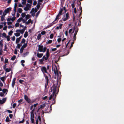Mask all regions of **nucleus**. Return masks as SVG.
<instances>
[{
    "label": "nucleus",
    "mask_w": 124,
    "mask_h": 124,
    "mask_svg": "<svg viewBox=\"0 0 124 124\" xmlns=\"http://www.w3.org/2000/svg\"><path fill=\"white\" fill-rule=\"evenodd\" d=\"M63 25V24H60L59 25V26H57L55 28L56 29H61L62 28V26Z\"/></svg>",
    "instance_id": "obj_15"
},
{
    "label": "nucleus",
    "mask_w": 124,
    "mask_h": 124,
    "mask_svg": "<svg viewBox=\"0 0 124 124\" xmlns=\"http://www.w3.org/2000/svg\"><path fill=\"white\" fill-rule=\"evenodd\" d=\"M6 98H4L2 99V102L3 104L6 101Z\"/></svg>",
    "instance_id": "obj_47"
},
{
    "label": "nucleus",
    "mask_w": 124,
    "mask_h": 124,
    "mask_svg": "<svg viewBox=\"0 0 124 124\" xmlns=\"http://www.w3.org/2000/svg\"><path fill=\"white\" fill-rule=\"evenodd\" d=\"M19 23H16L15 24V26L16 27H18L19 26Z\"/></svg>",
    "instance_id": "obj_33"
},
{
    "label": "nucleus",
    "mask_w": 124,
    "mask_h": 124,
    "mask_svg": "<svg viewBox=\"0 0 124 124\" xmlns=\"http://www.w3.org/2000/svg\"><path fill=\"white\" fill-rule=\"evenodd\" d=\"M16 56L15 55H14L13 56L11 57V59L12 61H14L15 59L16 58Z\"/></svg>",
    "instance_id": "obj_32"
},
{
    "label": "nucleus",
    "mask_w": 124,
    "mask_h": 124,
    "mask_svg": "<svg viewBox=\"0 0 124 124\" xmlns=\"http://www.w3.org/2000/svg\"><path fill=\"white\" fill-rule=\"evenodd\" d=\"M21 15L22 17L23 18L24 17L26 16L25 14L24 13H22Z\"/></svg>",
    "instance_id": "obj_26"
},
{
    "label": "nucleus",
    "mask_w": 124,
    "mask_h": 124,
    "mask_svg": "<svg viewBox=\"0 0 124 124\" xmlns=\"http://www.w3.org/2000/svg\"><path fill=\"white\" fill-rule=\"evenodd\" d=\"M56 97V95H55V96H54L52 98H53V101L52 102V104H54L55 103V99Z\"/></svg>",
    "instance_id": "obj_17"
},
{
    "label": "nucleus",
    "mask_w": 124,
    "mask_h": 124,
    "mask_svg": "<svg viewBox=\"0 0 124 124\" xmlns=\"http://www.w3.org/2000/svg\"><path fill=\"white\" fill-rule=\"evenodd\" d=\"M78 30V28L76 26V27H74L73 28V30L72 33H73L75 31V32L77 33Z\"/></svg>",
    "instance_id": "obj_10"
},
{
    "label": "nucleus",
    "mask_w": 124,
    "mask_h": 124,
    "mask_svg": "<svg viewBox=\"0 0 124 124\" xmlns=\"http://www.w3.org/2000/svg\"><path fill=\"white\" fill-rule=\"evenodd\" d=\"M16 18L15 17L13 16L11 19V20L12 21H14L15 20Z\"/></svg>",
    "instance_id": "obj_52"
},
{
    "label": "nucleus",
    "mask_w": 124,
    "mask_h": 124,
    "mask_svg": "<svg viewBox=\"0 0 124 124\" xmlns=\"http://www.w3.org/2000/svg\"><path fill=\"white\" fill-rule=\"evenodd\" d=\"M73 29H72L71 28L70 29L69 31V34H70L71 32H72V31Z\"/></svg>",
    "instance_id": "obj_58"
},
{
    "label": "nucleus",
    "mask_w": 124,
    "mask_h": 124,
    "mask_svg": "<svg viewBox=\"0 0 124 124\" xmlns=\"http://www.w3.org/2000/svg\"><path fill=\"white\" fill-rule=\"evenodd\" d=\"M41 4V3L38 2L37 5L36 6L37 9H38L40 7V4Z\"/></svg>",
    "instance_id": "obj_22"
},
{
    "label": "nucleus",
    "mask_w": 124,
    "mask_h": 124,
    "mask_svg": "<svg viewBox=\"0 0 124 124\" xmlns=\"http://www.w3.org/2000/svg\"><path fill=\"white\" fill-rule=\"evenodd\" d=\"M66 17L67 19H68L70 17L69 14L67 13L66 14Z\"/></svg>",
    "instance_id": "obj_30"
},
{
    "label": "nucleus",
    "mask_w": 124,
    "mask_h": 124,
    "mask_svg": "<svg viewBox=\"0 0 124 124\" xmlns=\"http://www.w3.org/2000/svg\"><path fill=\"white\" fill-rule=\"evenodd\" d=\"M5 16H2L1 17V21H3L4 20Z\"/></svg>",
    "instance_id": "obj_40"
},
{
    "label": "nucleus",
    "mask_w": 124,
    "mask_h": 124,
    "mask_svg": "<svg viewBox=\"0 0 124 124\" xmlns=\"http://www.w3.org/2000/svg\"><path fill=\"white\" fill-rule=\"evenodd\" d=\"M15 82H12V86L13 87H14V86L15 85Z\"/></svg>",
    "instance_id": "obj_59"
},
{
    "label": "nucleus",
    "mask_w": 124,
    "mask_h": 124,
    "mask_svg": "<svg viewBox=\"0 0 124 124\" xmlns=\"http://www.w3.org/2000/svg\"><path fill=\"white\" fill-rule=\"evenodd\" d=\"M28 32L27 31L25 32L24 34V36L25 38H26L28 36Z\"/></svg>",
    "instance_id": "obj_23"
},
{
    "label": "nucleus",
    "mask_w": 124,
    "mask_h": 124,
    "mask_svg": "<svg viewBox=\"0 0 124 124\" xmlns=\"http://www.w3.org/2000/svg\"><path fill=\"white\" fill-rule=\"evenodd\" d=\"M27 42L25 43L22 46L20 49V53H23L24 50V49L26 47L27 45Z\"/></svg>",
    "instance_id": "obj_7"
},
{
    "label": "nucleus",
    "mask_w": 124,
    "mask_h": 124,
    "mask_svg": "<svg viewBox=\"0 0 124 124\" xmlns=\"http://www.w3.org/2000/svg\"><path fill=\"white\" fill-rule=\"evenodd\" d=\"M17 44V47L18 49H19L20 48L21 46L22 45V44L21 43L20 44L18 43Z\"/></svg>",
    "instance_id": "obj_27"
},
{
    "label": "nucleus",
    "mask_w": 124,
    "mask_h": 124,
    "mask_svg": "<svg viewBox=\"0 0 124 124\" xmlns=\"http://www.w3.org/2000/svg\"><path fill=\"white\" fill-rule=\"evenodd\" d=\"M52 42V40H49L46 43L47 44H51Z\"/></svg>",
    "instance_id": "obj_34"
},
{
    "label": "nucleus",
    "mask_w": 124,
    "mask_h": 124,
    "mask_svg": "<svg viewBox=\"0 0 124 124\" xmlns=\"http://www.w3.org/2000/svg\"><path fill=\"white\" fill-rule=\"evenodd\" d=\"M47 98H48L47 96H45L42 99L43 100H45L46 99H47Z\"/></svg>",
    "instance_id": "obj_57"
},
{
    "label": "nucleus",
    "mask_w": 124,
    "mask_h": 124,
    "mask_svg": "<svg viewBox=\"0 0 124 124\" xmlns=\"http://www.w3.org/2000/svg\"><path fill=\"white\" fill-rule=\"evenodd\" d=\"M44 77H45L46 81V83L45 85V88H46L48 84L49 79L47 76L45 75Z\"/></svg>",
    "instance_id": "obj_6"
},
{
    "label": "nucleus",
    "mask_w": 124,
    "mask_h": 124,
    "mask_svg": "<svg viewBox=\"0 0 124 124\" xmlns=\"http://www.w3.org/2000/svg\"><path fill=\"white\" fill-rule=\"evenodd\" d=\"M24 9L25 11H28L29 10V8L27 7H26L24 8Z\"/></svg>",
    "instance_id": "obj_36"
},
{
    "label": "nucleus",
    "mask_w": 124,
    "mask_h": 124,
    "mask_svg": "<svg viewBox=\"0 0 124 124\" xmlns=\"http://www.w3.org/2000/svg\"><path fill=\"white\" fill-rule=\"evenodd\" d=\"M48 58H49L48 57H45V55L43 56L42 58L44 60V61H47L48 60Z\"/></svg>",
    "instance_id": "obj_18"
},
{
    "label": "nucleus",
    "mask_w": 124,
    "mask_h": 124,
    "mask_svg": "<svg viewBox=\"0 0 124 124\" xmlns=\"http://www.w3.org/2000/svg\"><path fill=\"white\" fill-rule=\"evenodd\" d=\"M31 120L32 123H33L34 122V118H31Z\"/></svg>",
    "instance_id": "obj_51"
},
{
    "label": "nucleus",
    "mask_w": 124,
    "mask_h": 124,
    "mask_svg": "<svg viewBox=\"0 0 124 124\" xmlns=\"http://www.w3.org/2000/svg\"><path fill=\"white\" fill-rule=\"evenodd\" d=\"M22 19H23V18L22 17H20L17 20V21L18 22H20L22 21Z\"/></svg>",
    "instance_id": "obj_29"
},
{
    "label": "nucleus",
    "mask_w": 124,
    "mask_h": 124,
    "mask_svg": "<svg viewBox=\"0 0 124 124\" xmlns=\"http://www.w3.org/2000/svg\"><path fill=\"white\" fill-rule=\"evenodd\" d=\"M62 39L61 38H59L57 39V41L58 43H59L61 40Z\"/></svg>",
    "instance_id": "obj_62"
},
{
    "label": "nucleus",
    "mask_w": 124,
    "mask_h": 124,
    "mask_svg": "<svg viewBox=\"0 0 124 124\" xmlns=\"http://www.w3.org/2000/svg\"><path fill=\"white\" fill-rule=\"evenodd\" d=\"M25 40L24 39V38L23 39L21 42V44L22 43H25Z\"/></svg>",
    "instance_id": "obj_37"
},
{
    "label": "nucleus",
    "mask_w": 124,
    "mask_h": 124,
    "mask_svg": "<svg viewBox=\"0 0 124 124\" xmlns=\"http://www.w3.org/2000/svg\"><path fill=\"white\" fill-rule=\"evenodd\" d=\"M57 21H55V20L51 23L49 24L48 25L47 27H46V29L49 28L50 27L52 26L54 24H55L57 22Z\"/></svg>",
    "instance_id": "obj_9"
},
{
    "label": "nucleus",
    "mask_w": 124,
    "mask_h": 124,
    "mask_svg": "<svg viewBox=\"0 0 124 124\" xmlns=\"http://www.w3.org/2000/svg\"><path fill=\"white\" fill-rule=\"evenodd\" d=\"M24 98L27 102L29 103H31L30 99L28 97L27 95H25L24 96Z\"/></svg>",
    "instance_id": "obj_8"
},
{
    "label": "nucleus",
    "mask_w": 124,
    "mask_h": 124,
    "mask_svg": "<svg viewBox=\"0 0 124 124\" xmlns=\"http://www.w3.org/2000/svg\"><path fill=\"white\" fill-rule=\"evenodd\" d=\"M16 105V103H14L12 105V108H15Z\"/></svg>",
    "instance_id": "obj_48"
},
{
    "label": "nucleus",
    "mask_w": 124,
    "mask_h": 124,
    "mask_svg": "<svg viewBox=\"0 0 124 124\" xmlns=\"http://www.w3.org/2000/svg\"><path fill=\"white\" fill-rule=\"evenodd\" d=\"M41 71L43 72V73L44 74V76L45 75H46L45 73H48V72L45 66H42L41 68Z\"/></svg>",
    "instance_id": "obj_5"
},
{
    "label": "nucleus",
    "mask_w": 124,
    "mask_h": 124,
    "mask_svg": "<svg viewBox=\"0 0 124 124\" xmlns=\"http://www.w3.org/2000/svg\"><path fill=\"white\" fill-rule=\"evenodd\" d=\"M31 118H34V114L31 113Z\"/></svg>",
    "instance_id": "obj_41"
},
{
    "label": "nucleus",
    "mask_w": 124,
    "mask_h": 124,
    "mask_svg": "<svg viewBox=\"0 0 124 124\" xmlns=\"http://www.w3.org/2000/svg\"><path fill=\"white\" fill-rule=\"evenodd\" d=\"M7 89L5 88H4L2 90V91L4 93H6L7 91Z\"/></svg>",
    "instance_id": "obj_39"
},
{
    "label": "nucleus",
    "mask_w": 124,
    "mask_h": 124,
    "mask_svg": "<svg viewBox=\"0 0 124 124\" xmlns=\"http://www.w3.org/2000/svg\"><path fill=\"white\" fill-rule=\"evenodd\" d=\"M32 21L31 20V19H29L26 22V24H29L30 23H32Z\"/></svg>",
    "instance_id": "obj_13"
},
{
    "label": "nucleus",
    "mask_w": 124,
    "mask_h": 124,
    "mask_svg": "<svg viewBox=\"0 0 124 124\" xmlns=\"http://www.w3.org/2000/svg\"><path fill=\"white\" fill-rule=\"evenodd\" d=\"M5 70L6 72H8L11 71V69L10 68H6Z\"/></svg>",
    "instance_id": "obj_28"
},
{
    "label": "nucleus",
    "mask_w": 124,
    "mask_h": 124,
    "mask_svg": "<svg viewBox=\"0 0 124 124\" xmlns=\"http://www.w3.org/2000/svg\"><path fill=\"white\" fill-rule=\"evenodd\" d=\"M63 9L62 8H60L58 14L56 16V17L55 19V21H58L59 19L60 18V16L62 15V12H63Z\"/></svg>",
    "instance_id": "obj_3"
},
{
    "label": "nucleus",
    "mask_w": 124,
    "mask_h": 124,
    "mask_svg": "<svg viewBox=\"0 0 124 124\" xmlns=\"http://www.w3.org/2000/svg\"><path fill=\"white\" fill-rule=\"evenodd\" d=\"M2 35L5 38L7 37L6 34L5 33H3L2 34Z\"/></svg>",
    "instance_id": "obj_61"
},
{
    "label": "nucleus",
    "mask_w": 124,
    "mask_h": 124,
    "mask_svg": "<svg viewBox=\"0 0 124 124\" xmlns=\"http://www.w3.org/2000/svg\"><path fill=\"white\" fill-rule=\"evenodd\" d=\"M46 105L45 104H43L39 106V108L40 109H42V108H44L45 106Z\"/></svg>",
    "instance_id": "obj_19"
},
{
    "label": "nucleus",
    "mask_w": 124,
    "mask_h": 124,
    "mask_svg": "<svg viewBox=\"0 0 124 124\" xmlns=\"http://www.w3.org/2000/svg\"><path fill=\"white\" fill-rule=\"evenodd\" d=\"M57 85H54V84H53V86L51 88V90H50V93H51V92H52L53 91L52 94L50 95V97L49 98V100H51L52 99L53 97L55 96V94L56 92V88L57 87Z\"/></svg>",
    "instance_id": "obj_1"
},
{
    "label": "nucleus",
    "mask_w": 124,
    "mask_h": 124,
    "mask_svg": "<svg viewBox=\"0 0 124 124\" xmlns=\"http://www.w3.org/2000/svg\"><path fill=\"white\" fill-rule=\"evenodd\" d=\"M81 23V21H80V19L79 20V22H78V25H77L78 26H80L81 24L80 23Z\"/></svg>",
    "instance_id": "obj_49"
},
{
    "label": "nucleus",
    "mask_w": 124,
    "mask_h": 124,
    "mask_svg": "<svg viewBox=\"0 0 124 124\" xmlns=\"http://www.w3.org/2000/svg\"><path fill=\"white\" fill-rule=\"evenodd\" d=\"M54 36V34L53 33H52L50 35V38L51 39H52L53 37Z\"/></svg>",
    "instance_id": "obj_44"
},
{
    "label": "nucleus",
    "mask_w": 124,
    "mask_h": 124,
    "mask_svg": "<svg viewBox=\"0 0 124 124\" xmlns=\"http://www.w3.org/2000/svg\"><path fill=\"white\" fill-rule=\"evenodd\" d=\"M46 49L47 48L46 46L43 47V45H39L38 51L40 52H42L43 53H44L46 52Z\"/></svg>",
    "instance_id": "obj_2"
},
{
    "label": "nucleus",
    "mask_w": 124,
    "mask_h": 124,
    "mask_svg": "<svg viewBox=\"0 0 124 124\" xmlns=\"http://www.w3.org/2000/svg\"><path fill=\"white\" fill-rule=\"evenodd\" d=\"M27 2L30 4H32V0H28Z\"/></svg>",
    "instance_id": "obj_55"
},
{
    "label": "nucleus",
    "mask_w": 124,
    "mask_h": 124,
    "mask_svg": "<svg viewBox=\"0 0 124 124\" xmlns=\"http://www.w3.org/2000/svg\"><path fill=\"white\" fill-rule=\"evenodd\" d=\"M11 9L12 8L11 7H9V8H8L5 10L4 12L6 13H8L9 11H11Z\"/></svg>",
    "instance_id": "obj_11"
},
{
    "label": "nucleus",
    "mask_w": 124,
    "mask_h": 124,
    "mask_svg": "<svg viewBox=\"0 0 124 124\" xmlns=\"http://www.w3.org/2000/svg\"><path fill=\"white\" fill-rule=\"evenodd\" d=\"M27 20H26V19H24L23 18V19L22 20V22L23 23H25L26 24V21Z\"/></svg>",
    "instance_id": "obj_43"
},
{
    "label": "nucleus",
    "mask_w": 124,
    "mask_h": 124,
    "mask_svg": "<svg viewBox=\"0 0 124 124\" xmlns=\"http://www.w3.org/2000/svg\"><path fill=\"white\" fill-rule=\"evenodd\" d=\"M43 55V54H39V53H38L37 54V55L38 57L40 58L42 57Z\"/></svg>",
    "instance_id": "obj_14"
},
{
    "label": "nucleus",
    "mask_w": 124,
    "mask_h": 124,
    "mask_svg": "<svg viewBox=\"0 0 124 124\" xmlns=\"http://www.w3.org/2000/svg\"><path fill=\"white\" fill-rule=\"evenodd\" d=\"M23 10L21 8H19L18 9V12L20 13H21L22 12Z\"/></svg>",
    "instance_id": "obj_24"
},
{
    "label": "nucleus",
    "mask_w": 124,
    "mask_h": 124,
    "mask_svg": "<svg viewBox=\"0 0 124 124\" xmlns=\"http://www.w3.org/2000/svg\"><path fill=\"white\" fill-rule=\"evenodd\" d=\"M26 27L25 26V27H24V28H23V29L20 30V32L21 34H23L25 30L26 29Z\"/></svg>",
    "instance_id": "obj_16"
},
{
    "label": "nucleus",
    "mask_w": 124,
    "mask_h": 124,
    "mask_svg": "<svg viewBox=\"0 0 124 124\" xmlns=\"http://www.w3.org/2000/svg\"><path fill=\"white\" fill-rule=\"evenodd\" d=\"M20 33H14V35L16 37L19 36L20 35Z\"/></svg>",
    "instance_id": "obj_31"
},
{
    "label": "nucleus",
    "mask_w": 124,
    "mask_h": 124,
    "mask_svg": "<svg viewBox=\"0 0 124 124\" xmlns=\"http://www.w3.org/2000/svg\"><path fill=\"white\" fill-rule=\"evenodd\" d=\"M22 37V36H20L18 38H17L16 41V44L18 43L19 42Z\"/></svg>",
    "instance_id": "obj_12"
},
{
    "label": "nucleus",
    "mask_w": 124,
    "mask_h": 124,
    "mask_svg": "<svg viewBox=\"0 0 124 124\" xmlns=\"http://www.w3.org/2000/svg\"><path fill=\"white\" fill-rule=\"evenodd\" d=\"M31 17V16L30 15L28 14L26 16L25 19H26V20H27L29 18H30Z\"/></svg>",
    "instance_id": "obj_20"
},
{
    "label": "nucleus",
    "mask_w": 124,
    "mask_h": 124,
    "mask_svg": "<svg viewBox=\"0 0 124 124\" xmlns=\"http://www.w3.org/2000/svg\"><path fill=\"white\" fill-rule=\"evenodd\" d=\"M6 37L8 41H9L10 40V36H8Z\"/></svg>",
    "instance_id": "obj_50"
},
{
    "label": "nucleus",
    "mask_w": 124,
    "mask_h": 124,
    "mask_svg": "<svg viewBox=\"0 0 124 124\" xmlns=\"http://www.w3.org/2000/svg\"><path fill=\"white\" fill-rule=\"evenodd\" d=\"M56 70L55 69L54 70V73L55 75L56 76H57V77L58 78L60 79L61 78V72L60 71L59 72V74L58 71L57 70V68L56 67Z\"/></svg>",
    "instance_id": "obj_4"
},
{
    "label": "nucleus",
    "mask_w": 124,
    "mask_h": 124,
    "mask_svg": "<svg viewBox=\"0 0 124 124\" xmlns=\"http://www.w3.org/2000/svg\"><path fill=\"white\" fill-rule=\"evenodd\" d=\"M5 121L6 122H9L10 121L8 116L6 117Z\"/></svg>",
    "instance_id": "obj_21"
},
{
    "label": "nucleus",
    "mask_w": 124,
    "mask_h": 124,
    "mask_svg": "<svg viewBox=\"0 0 124 124\" xmlns=\"http://www.w3.org/2000/svg\"><path fill=\"white\" fill-rule=\"evenodd\" d=\"M39 61L40 62V63L41 64H43V61H44V60H43V59L42 58L41 59H40L39 60Z\"/></svg>",
    "instance_id": "obj_35"
},
{
    "label": "nucleus",
    "mask_w": 124,
    "mask_h": 124,
    "mask_svg": "<svg viewBox=\"0 0 124 124\" xmlns=\"http://www.w3.org/2000/svg\"><path fill=\"white\" fill-rule=\"evenodd\" d=\"M13 33V31L11 30L9 32H8V34L9 35H12Z\"/></svg>",
    "instance_id": "obj_38"
},
{
    "label": "nucleus",
    "mask_w": 124,
    "mask_h": 124,
    "mask_svg": "<svg viewBox=\"0 0 124 124\" xmlns=\"http://www.w3.org/2000/svg\"><path fill=\"white\" fill-rule=\"evenodd\" d=\"M49 52H46V57H48L49 58Z\"/></svg>",
    "instance_id": "obj_56"
},
{
    "label": "nucleus",
    "mask_w": 124,
    "mask_h": 124,
    "mask_svg": "<svg viewBox=\"0 0 124 124\" xmlns=\"http://www.w3.org/2000/svg\"><path fill=\"white\" fill-rule=\"evenodd\" d=\"M24 81L23 80L21 79H20L19 80V83L21 84H23V82H24Z\"/></svg>",
    "instance_id": "obj_53"
},
{
    "label": "nucleus",
    "mask_w": 124,
    "mask_h": 124,
    "mask_svg": "<svg viewBox=\"0 0 124 124\" xmlns=\"http://www.w3.org/2000/svg\"><path fill=\"white\" fill-rule=\"evenodd\" d=\"M7 28V26H5L3 28V30H6Z\"/></svg>",
    "instance_id": "obj_60"
},
{
    "label": "nucleus",
    "mask_w": 124,
    "mask_h": 124,
    "mask_svg": "<svg viewBox=\"0 0 124 124\" xmlns=\"http://www.w3.org/2000/svg\"><path fill=\"white\" fill-rule=\"evenodd\" d=\"M41 37V35L40 34H39L37 36V39L38 40L40 39Z\"/></svg>",
    "instance_id": "obj_25"
},
{
    "label": "nucleus",
    "mask_w": 124,
    "mask_h": 124,
    "mask_svg": "<svg viewBox=\"0 0 124 124\" xmlns=\"http://www.w3.org/2000/svg\"><path fill=\"white\" fill-rule=\"evenodd\" d=\"M62 20L63 21H65L67 20L68 19H67L66 18V17L65 18H62Z\"/></svg>",
    "instance_id": "obj_64"
},
{
    "label": "nucleus",
    "mask_w": 124,
    "mask_h": 124,
    "mask_svg": "<svg viewBox=\"0 0 124 124\" xmlns=\"http://www.w3.org/2000/svg\"><path fill=\"white\" fill-rule=\"evenodd\" d=\"M46 33V32L45 31H42L41 33V34L42 35H45Z\"/></svg>",
    "instance_id": "obj_46"
},
{
    "label": "nucleus",
    "mask_w": 124,
    "mask_h": 124,
    "mask_svg": "<svg viewBox=\"0 0 124 124\" xmlns=\"http://www.w3.org/2000/svg\"><path fill=\"white\" fill-rule=\"evenodd\" d=\"M29 53V52H26L25 53H24V54H23V56L24 57H25V56H26Z\"/></svg>",
    "instance_id": "obj_42"
},
{
    "label": "nucleus",
    "mask_w": 124,
    "mask_h": 124,
    "mask_svg": "<svg viewBox=\"0 0 124 124\" xmlns=\"http://www.w3.org/2000/svg\"><path fill=\"white\" fill-rule=\"evenodd\" d=\"M17 3H15L14 8H16L17 7Z\"/></svg>",
    "instance_id": "obj_54"
},
{
    "label": "nucleus",
    "mask_w": 124,
    "mask_h": 124,
    "mask_svg": "<svg viewBox=\"0 0 124 124\" xmlns=\"http://www.w3.org/2000/svg\"><path fill=\"white\" fill-rule=\"evenodd\" d=\"M14 54H17V50L16 49L15 50V51L14 52Z\"/></svg>",
    "instance_id": "obj_63"
},
{
    "label": "nucleus",
    "mask_w": 124,
    "mask_h": 124,
    "mask_svg": "<svg viewBox=\"0 0 124 124\" xmlns=\"http://www.w3.org/2000/svg\"><path fill=\"white\" fill-rule=\"evenodd\" d=\"M5 78L4 77H2L0 78V79L3 82L5 80Z\"/></svg>",
    "instance_id": "obj_45"
}]
</instances>
